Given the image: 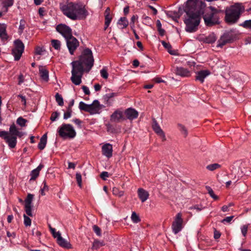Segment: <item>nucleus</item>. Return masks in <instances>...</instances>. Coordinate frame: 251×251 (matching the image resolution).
Listing matches in <instances>:
<instances>
[{"label": "nucleus", "instance_id": "bf43d9fd", "mask_svg": "<svg viewBox=\"0 0 251 251\" xmlns=\"http://www.w3.org/2000/svg\"><path fill=\"white\" fill-rule=\"evenodd\" d=\"M32 235L37 237H40L41 236V232L38 231L37 229L34 228L32 230Z\"/></svg>", "mask_w": 251, "mask_h": 251}, {"label": "nucleus", "instance_id": "2eb2a0df", "mask_svg": "<svg viewBox=\"0 0 251 251\" xmlns=\"http://www.w3.org/2000/svg\"><path fill=\"white\" fill-rule=\"evenodd\" d=\"M210 74V71L207 70L198 71L196 73V80L200 81L201 83H203L205 78L208 76Z\"/></svg>", "mask_w": 251, "mask_h": 251}, {"label": "nucleus", "instance_id": "7c9ffc66", "mask_svg": "<svg viewBox=\"0 0 251 251\" xmlns=\"http://www.w3.org/2000/svg\"><path fill=\"white\" fill-rule=\"evenodd\" d=\"M18 130L14 124H13L9 128V134L12 136H16Z\"/></svg>", "mask_w": 251, "mask_h": 251}, {"label": "nucleus", "instance_id": "412c9836", "mask_svg": "<svg viewBox=\"0 0 251 251\" xmlns=\"http://www.w3.org/2000/svg\"><path fill=\"white\" fill-rule=\"evenodd\" d=\"M175 73L176 75L182 77H188L190 75V72L187 69L183 67H177Z\"/></svg>", "mask_w": 251, "mask_h": 251}, {"label": "nucleus", "instance_id": "680f3d73", "mask_svg": "<svg viewBox=\"0 0 251 251\" xmlns=\"http://www.w3.org/2000/svg\"><path fill=\"white\" fill-rule=\"evenodd\" d=\"M227 176V175L225 174L223 176L218 177V181L220 183H224L226 180V177Z\"/></svg>", "mask_w": 251, "mask_h": 251}, {"label": "nucleus", "instance_id": "a18cd8bd", "mask_svg": "<svg viewBox=\"0 0 251 251\" xmlns=\"http://www.w3.org/2000/svg\"><path fill=\"white\" fill-rule=\"evenodd\" d=\"M100 74L102 77L104 79H107L108 76L107 71L105 68H103L100 71Z\"/></svg>", "mask_w": 251, "mask_h": 251}, {"label": "nucleus", "instance_id": "ddd939ff", "mask_svg": "<svg viewBox=\"0 0 251 251\" xmlns=\"http://www.w3.org/2000/svg\"><path fill=\"white\" fill-rule=\"evenodd\" d=\"M152 126L154 132L160 136L162 140L165 141L166 139L165 133L156 121H153Z\"/></svg>", "mask_w": 251, "mask_h": 251}, {"label": "nucleus", "instance_id": "9b49d317", "mask_svg": "<svg viewBox=\"0 0 251 251\" xmlns=\"http://www.w3.org/2000/svg\"><path fill=\"white\" fill-rule=\"evenodd\" d=\"M56 29L65 39L73 36L71 28L65 25L60 24L58 25L56 27Z\"/></svg>", "mask_w": 251, "mask_h": 251}, {"label": "nucleus", "instance_id": "aec40b11", "mask_svg": "<svg viewBox=\"0 0 251 251\" xmlns=\"http://www.w3.org/2000/svg\"><path fill=\"white\" fill-rule=\"evenodd\" d=\"M58 238L56 240L58 244L60 246L66 249L72 248V245L69 242H68L67 240L63 238L61 235L58 234Z\"/></svg>", "mask_w": 251, "mask_h": 251}, {"label": "nucleus", "instance_id": "39448f33", "mask_svg": "<svg viewBox=\"0 0 251 251\" xmlns=\"http://www.w3.org/2000/svg\"><path fill=\"white\" fill-rule=\"evenodd\" d=\"M210 11H207L203 16L205 24L208 26L219 24L220 14L221 12L214 7L209 6Z\"/></svg>", "mask_w": 251, "mask_h": 251}, {"label": "nucleus", "instance_id": "f8f14e48", "mask_svg": "<svg viewBox=\"0 0 251 251\" xmlns=\"http://www.w3.org/2000/svg\"><path fill=\"white\" fill-rule=\"evenodd\" d=\"M89 105H90L89 113L93 115L100 113L101 109L105 107V106L100 104L98 100H94Z\"/></svg>", "mask_w": 251, "mask_h": 251}, {"label": "nucleus", "instance_id": "5701e85b", "mask_svg": "<svg viewBox=\"0 0 251 251\" xmlns=\"http://www.w3.org/2000/svg\"><path fill=\"white\" fill-rule=\"evenodd\" d=\"M39 71L41 78L47 82L49 80V71L44 67H40Z\"/></svg>", "mask_w": 251, "mask_h": 251}, {"label": "nucleus", "instance_id": "b1692460", "mask_svg": "<svg viewBox=\"0 0 251 251\" xmlns=\"http://www.w3.org/2000/svg\"><path fill=\"white\" fill-rule=\"evenodd\" d=\"M44 167L43 164H40L36 169L32 170L30 173V180H35L39 176L40 171Z\"/></svg>", "mask_w": 251, "mask_h": 251}, {"label": "nucleus", "instance_id": "f257e3e1", "mask_svg": "<svg viewBox=\"0 0 251 251\" xmlns=\"http://www.w3.org/2000/svg\"><path fill=\"white\" fill-rule=\"evenodd\" d=\"M94 59L91 50L85 49L79 56L78 60L74 61L71 63L72 70L71 71L72 82L76 85H79L82 81L81 78L85 71L89 72L94 65Z\"/></svg>", "mask_w": 251, "mask_h": 251}, {"label": "nucleus", "instance_id": "cd10ccee", "mask_svg": "<svg viewBox=\"0 0 251 251\" xmlns=\"http://www.w3.org/2000/svg\"><path fill=\"white\" fill-rule=\"evenodd\" d=\"M104 16H105V23H106V25L108 24H110L112 17L110 14V9L109 7H107L105 11L104 12Z\"/></svg>", "mask_w": 251, "mask_h": 251}, {"label": "nucleus", "instance_id": "f3484780", "mask_svg": "<svg viewBox=\"0 0 251 251\" xmlns=\"http://www.w3.org/2000/svg\"><path fill=\"white\" fill-rule=\"evenodd\" d=\"M14 0H1L0 8L5 14L8 10V8L13 5Z\"/></svg>", "mask_w": 251, "mask_h": 251}, {"label": "nucleus", "instance_id": "c756f323", "mask_svg": "<svg viewBox=\"0 0 251 251\" xmlns=\"http://www.w3.org/2000/svg\"><path fill=\"white\" fill-rule=\"evenodd\" d=\"M79 108L81 110L90 112V105L89 104H86L83 101H80L79 104Z\"/></svg>", "mask_w": 251, "mask_h": 251}, {"label": "nucleus", "instance_id": "20e7f679", "mask_svg": "<svg viewBox=\"0 0 251 251\" xmlns=\"http://www.w3.org/2000/svg\"><path fill=\"white\" fill-rule=\"evenodd\" d=\"M245 8L240 3H236L227 7L225 11V21L229 24H234L237 22Z\"/></svg>", "mask_w": 251, "mask_h": 251}, {"label": "nucleus", "instance_id": "4468645a", "mask_svg": "<svg viewBox=\"0 0 251 251\" xmlns=\"http://www.w3.org/2000/svg\"><path fill=\"white\" fill-rule=\"evenodd\" d=\"M124 119L122 111L119 110H116L110 116V121L112 122L118 123Z\"/></svg>", "mask_w": 251, "mask_h": 251}, {"label": "nucleus", "instance_id": "a878e982", "mask_svg": "<svg viewBox=\"0 0 251 251\" xmlns=\"http://www.w3.org/2000/svg\"><path fill=\"white\" fill-rule=\"evenodd\" d=\"M129 22L126 17H121L117 22L119 28L121 29L126 28Z\"/></svg>", "mask_w": 251, "mask_h": 251}, {"label": "nucleus", "instance_id": "72a5a7b5", "mask_svg": "<svg viewBox=\"0 0 251 251\" xmlns=\"http://www.w3.org/2000/svg\"><path fill=\"white\" fill-rule=\"evenodd\" d=\"M221 167V165L218 163H214L207 165L206 169L210 171H213Z\"/></svg>", "mask_w": 251, "mask_h": 251}, {"label": "nucleus", "instance_id": "79ce46f5", "mask_svg": "<svg viewBox=\"0 0 251 251\" xmlns=\"http://www.w3.org/2000/svg\"><path fill=\"white\" fill-rule=\"evenodd\" d=\"M240 25L245 28H251V20H246L243 23L240 24Z\"/></svg>", "mask_w": 251, "mask_h": 251}, {"label": "nucleus", "instance_id": "f03ea898", "mask_svg": "<svg viewBox=\"0 0 251 251\" xmlns=\"http://www.w3.org/2000/svg\"><path fill=\"white\" fill-rule=\"evenodd\" d=\"M184 11L186 14L184 20L186 31L188 32L196 31L201 21V12L198 0H188Z\"/></svg>", "mask_w": 251, "mask_h": 251}, {"label": "nucleus", "instance_id": "7ed1b4c3", "mask_svg": "<svg viewBox=\"0 0 251 251\" xmlns=\"http://www.w3.org/2000/svg\"><path fill=\"white\" fill-rule=\"evenodd\" d=\"M63 14L73 20L85 19L87 15L86 9L78 4L69 2L60 7Z\"/></svg>", "mask_w": 251, "mask_h": 251}, {"label": "nucleus", "instance_id": "8fccbe9b", "mask_svg": "<svg viewBox=\"0 0 251 251\" xmlns=\"http://www.w3.org/2000/svg\"><path fill=\"white\" fill-rule=\"evenodd\" d=\"M75 176H76V180L78 186L80 187H81V186H82L81 175L80 173H76Z\"/></svg>", "mask_w": 251, "mask_h": 251}, {"label": "nucleus", "instance_id": "e2e57ef3", "mask_svg": "<svg viewBox=\"0 0 251 251\" xmlns=\"http://www.w3.org/2000/svg\"><path fill=\"white\" fill-rule=\"evenodd\" d=\"M116 96H117L116 93H111L106 94L105 96V99H106L107 100H109L111 98H112Z\"/></svg>", "mask_w": 251, "mask_h": 251}, {"label": "nucleus", "instance_id": "473e14b6", "mask_svg": "<svg viewBox=\"0 0 251 251\" xmlns=\"http://www.w3.org/2000/svg\"><path fill=\"white\" fill-rule=\"evenodd\" d=\"M51 45L55 50L60 49L61 42L58 40L53 39L51 41Z\"/></svg>", "mask_w": 251, "mask_h": 251}, {"label": "nucleus", "instance_id": "c85d7f7f", "mask_svg": "<svg viewBox=\"0 0 251 251\" xmlns=\"http://www.w3.org/2000/svg\"><path fill=\"white\" fill-rule=\"evenodd\" d=\"M105 245V243L103 241H99L98 240H95L93 242L92 249L94 250H98L101 247Z\"/></svg>", "mask_w": 251, "mask_h": 251}, {"label": "nucleus", "instance_id": "49530a36", "mask_svg": "<svg viewBox=\"0 0 251 251\" xmlns=\"http://www.w3.org/2000/svg\"><path fill=\"white\" fill-rule=\"evenodd\" d=\"M31 205H25V211L26 214L29 216H32Z\"/></svg>", "mask_w": 251, "mask_h": 251}, {"label": "nucleus", "instance_id": "e433bc0d", "mask_svg": "<svg viewBox=\"0 0 251 251\" xmlns=\"http://www.w3.org/2000/svg\"><path fill=\"white\" fill-rule=\"evenodd\" d=\"M112 193L114 195L119 197H122L124 194V191L119 190V189L116 187L113 188Z\"/></svg>", "mask_w": 251, "mask_h": 251}, {"label": "nucleus", "instance_id": "a211bd4d", "mask_svg": "<svg viewBox=\"0 0 251 251\" xmlns=\"http://www.w3.org/2000/svg\"><path fill=\"white\" fill-rule=\"evenodd\" d=\"M231 38L229 34L225 33L218 41L217 47L222 48L226 43L231 41Z\"/></svg>", "mask_w": 251, "mask_h": 251}, {"label": "nucleus", "instance_id": "393cba45", "mask_svg": "<svg viewBox=\"0 0 251 251\" xmlns=\"http://www.w3.org/2000/svg\"><path fill=\"white\" fill-rule=\"evenodd\" d=\"M0 38L2 40H6L8 39L6 25L4 24H0Z\"/></svg>", "mask_w": 251, "mask_h": 251}, {"label": "nucleus", "instance_id": "dca6fc26", "mask_svg": "<svg viewBox=\"0 0 251 251\" xmlns=\"http://www.w3.org/2000/svg\"><path fill=\"white\" fill-rule=\"evenodd\" d=\"M112 152L113 148L112 145L110 144H105L102 147V154L107 158H109L112 156Z\"/></svg>", "mask_w": 251, "mask_h": 251}, {"label": "nucleus", "instance_id": "09e8293b", "mask_svg": "<svg viewBox=\"0 0 251 251\" xmlns=\"http://www.w3.org/2000/svg\"><path fill=\"white\" fill-rule=\"evenodd\" d=\"M249 225H243L241 227V230L242 234L244 237H246L247 234V231L248 229Z\"/></svg>", "mask_w": 251, "mask_h": 251}, {"label": "nucleus", "instance_id": "9d476101", "mask_svg": "<svg viewBox=\"0 0 251 251\" xmlns=\"http://www.w3.org/2000/svg\"><path fill=\"white\" fill-rule=\"evenodd\" d=\"M65 40L70 53L72 55L74 54L75 51L79 46V42L77 39L73 36L65 39Z\"/></svg>", "mask_w": 251, "mask_h": 251}, {"label": "nucleus", "instance_id": "69168bd1", "mask_svg": "<svg viewBox=\"0 0 251 251\" xmlns=\"http://www.w3.org/2000/svg\"><path fill=\"white\" fill-rule=\"evenodd\" d=\"M74 123H75L79 127H81V125L82 122L78 119H74L73 121Z\"/></svg>", "mask_w": 251, "mask_h": 251}, {"label": "nucleus", "instance_id": "0eeeda50", "mask_svg": "<svg viewBox=\"0 0 251 251\" xmlns=\"http://www.w3.org/2000/svg\"><path fill=\"white\" fill-rule=\"evenodd\" d=\"M25 46L20 39L14 41V48L12 50V54L14 57L15 60L18 61L20 58L24 51Z\"/></svg>", "mask_w": 251, "mask_h": 251}, {"label": "nucleus", "instance_id": "ea45409f", "mask_svg": "<svg viewBox=\"0 0 251 251\" xmlns=\"http://www.w3.org/2000/svg\"><path fill=\"white\" fill-rule=\"evenodd\" d=\"M161 44L162 45H163V46L166 49L168 50V52L171 54H174V53L173 52V51L172 50H170L172 49V46L171 45H170V43H167L165 41H161Z\"/></svg>", "mask_w": 251, "mask_h": 251}, {"label": "nucleus", "instance_id": "4be33fe9", "mask_svg": "<svg viewBox=\"0 0 251 251\" xmlns=\"http://www.w3.org/2000/svg\"><path fill=\"white\" fill-rule=\"evenodd\" d=\"M137 192L138 197L142 202H145L149 198V194L148 192L143 188H139Z\"/></svg>", "mask_w": 251, "mask_h": 251}, {"label": "nucleus", "instance_id": "338daca9", "mask_svg": "<svg viewBox=\"0 0 251 251\" xmlns=\"http://www.w3.org/2000/svg\"><path fill=\"white\" fill-rule=\"evenodd\" d=\"M18 84L21 85L24 81V75L22 74L19 75L18 77Z\"/></svg>", "mask_w": 251, "mask_h": 251}, {"label": "nucleus", "instance_id": "37998d69", "mask_svg": "<svg viewBox=\"0 0 251 251\" xmlns=\"http://www.w3.org/2000/svg\"><path fill=\"white\" fill-rule=\"evenodd\" d=\"M206 189L207 190L210 196L214 200H216L218 199V197L215 195L214 191L209 186L206 187Z\"/></svg>", "mask_w": 251, "mask_h": 251}, {"label": "nucleus", "instance_id": "de8ad7c7", "mask_svg": "<svg viewBox=\"0 0 251 251\" xmlns=\"http://www.w3.org/2000/svg\"><path fill=\"white\" fill-rule=\"evenodd\" d=\"M49 227H50V231L53 237L54 238H56V239H57L58 237V234L61 235L60 233L59 232V231L56 232L55 231V228L51 227L50 226Z\"/></svg>", "mask_w": 251, "mask_h": 251}, {"label": "nucleus", "instance_id": "2f4dec72", "mask_svg": "<svg viewBox=\"0 0 251 251\" xmlns=\"http://www.w3.org/2000/svg\"><path fill=\"white\" fill-rule=\"evenodd\" d=\"M131 220L133 223H138L140 222L141 220L139 216L134 211L132 212L131 216Z\"/></svg>", "mask_w": 251, "mask_h": 251}, {"label": "nucleus", "instance_id": "6e6d98bb", "mask_svg": "<svg viewBox=\"0 0 251 251\" xmlns=\"http://www.w3.org/2000/svg\"><path fill=\"white\" fill-rule=\"evenodd\" d=\"M44 51V49L43 48L40 47H37L35 49V53L38 55H42Z\"/></svg>", "mask_w": 251, "mask_h": 251}, {"label": "nucleus", "instance_id": "58836bf2", "mask_svg": "<svg viewBox=\"0 0 251 251\" xmlns=\"http://www.w3.org/2000/svg\"><path fill=\"white\" fill-rule=\"evenodd\" d=\"M27 120L22 117H19L17 120V124L22 127L25 126Z\"/></svg>", "mask_w": 251, "mask_h": 251}, {"label": "nucleus", "instance_id": "1a4fd4ad", "mask_svg": "<svg viewBox=\"0 0 251 251\" xmlns=\"http://www.w3.org/2000/svg\"><path fill=\"white\" fill-rule=\"evenodd\" d=\"M183 220L182 218V215L180 213H178L174 219L172 225L173 232L175 234H177L183 228Z\"/></svg>", "mask_w": 251, "mask_h": 251}, {"label": "nucleus", "instance_id": "423d86ee", "mask_svg": "<svg viewBox=\"0 0 251 251\" xmlns=\"http://www.w3.org/2000/svg\"><path fill=\"white\" fill-rule=\"evenodd\" d=\"M58 132L60 137L64 139L67 138H73L76 135V132L70 124H64L58 129Z\"/></svg>", "mask_w": 251, "mask_h": 251}, {"label": "nucleus", "instance_id": "6e6552de", "mask_svg": "<svg viewBox=\"0 0 251 251\" xmlns=\"http://www.w3.org/2000/svg\"><path fill=\"white\" fill-rule=\"evenodd\" d=\"M0 137L5 140L10 148L13 149L16 147L17 144V137L16 136L10 135L7 131H0Z\"/></svg>", "mask_w": 251, "mask_h": 251}, {"label": "nucleus", "instance_id": "0e129e2a", "mask_svg": "<svg viewBox=\"0 0 251 251\" xmlns=\"http://www.w3.org/2000/svg\"><path fill=\"white\" fill-rule=\"evenodd\" d=\"M82 89L84 92V93L87 95H89L90 94V92L88 87L86 86H83L82 87Z\"/></svg>", "mask_w": 251, "mask_h": 251}, {"label": "nucleus", "instance_id": "864d4df0", "mask_svg": "<svg viewBox=\"0 0 251 251\" xmlns=\"http://www.w3.org/2000/svg\"><path fill=\"white\" fill-rule=\"evenodd\" d=\"M72 109L68 108L67 111L64 114L63 118L64 119H67L71 117Z\"/></svg>", "mask_w": 251, "mask_h": 251}, {"label": "nucleus", "instance_id": "5fc2aeb1", "mask_svg": "<svg viewBox=\"0 0 251 251\" xmlns=\"http://www.w3.org/2000/svg\"><path fill=\"white\" fill-rule=\"evenodd\" d=\"M25 28V21L21 20L20 22V25L19 27V32L22 33Z\"/></svg>", "mask_w": 251, "mask_h": 251}, {"label": "nucleus", "instance_id": "6ab92c4d", "mask_svg": "<svg viewBox=\"0 0 251 251\" xmlns=\"http://www.w3.org/2000/svg\"><path fill=\"white\" fill-rule=\"evenodd\" d=\"M127 119L132 120L136 119L138 116V112L135 109L132 108H127L125 112Z\"/></svg>", "mask_w": 251, "mask_h": 251}, {"label": "nucleus", "instance_id": "c03bdc74", "mask_svg": "<svg viewBox=\"0 0 251 251\" xmlns=\"http://www.w3.org/2000/svg\"><path fill=\"white\" fill-rule=\"evenodd\" d=\"M43 187L40 190V193H41V194L42 195V196H44L45 195V191H48V190H49V187L48 186V185H47V183L45 181H44L43 182Z\"/></svg>", "mask_w": 251, "mask_h": 251}, {"label": "nucleus", "instance_id": "774afa93", "mask_svg": "<svg viewBox=\"0 0 251 251\" xmlns=\"http://www.w3.org/2000/svg\"><path fill=\"white\" fill-rule=\"evenodd\" d=\"M220 236L221 233H220V232L217 230H215L214 235V238L217 239H219L220 237Z\"/></svg>", "mask_w": 251, "mask_h": 251}, {"label": "nucleus", "instance_id": "052dcab7", "mask_svg": "<svg viewBox=\"0 0 251 251\" xmlns=\"http://www.w3.org/2000/svg\"><path fill=\"white\" fill-rule=\"evenodd\" d=\"M109 174L107 172H102L100 174V177L103 180H106Z\"/></svg>", "mask_w": 251, "mask_h": 251}, {"label": "nucleus", "instance_id": "3c124183", "mask_svg": "<svg viewBox=\"0 0 251 251\" xmlns=\"http://www.w3.org/2000/svg\"><path fill=\"white\" fill-rule=\"evenodd\" d=\"M24 224L26 226H30L31 224V219L25 215H24Z\"/></svg>", "mask_w": 251, "mask_h": 251}, {"label": "nucleus", "instance_id": "a19ab883", "mask_svg": "<svg viewBox=\"0 0 251 251\" xmlns=\"http://www.w3.org/2000/svg\"><path fill=\"white\" fill-rule=\"evenodd\" d=\"M33 199V195L31 194H28L25 200V205H31L32 201Z\"/></svg>", "mask_w": 251, "mask_h": 251}, {"label": "nucleus", "instance_id": "603ef678", "mask_svg": "<svg viewBox=\"0 0 251 251\" xmlns=\"http://www.w3.org/2000/svg\"><path fill=\"white\" fill-rule=\"evenodd\" d=\"M93 229L98 236H101V229L97 225H94L93 226Z\"/></svg>", "mask_w": 251, "mask_h": 251}, {"label": "nucleus", "instance_id": "13d9d810", "mask_svg": "<svg viewBox=\"0 0 251 251\" xmlns=\"http://www.w3.org/2000/svg\"><path fill=\"white\" fill-rule=\"evenodd\" d=\"M59 116V113L57 112H53L50 118V119L51 121H55L56 119L58 118Z\"/></svg>", "mask_w": 251, "mask_h": 251}, {"label": "nucleus", "instance_id": "c9c22d12", "mask_svg": "<svg viewBox=\"0 0 251 251\" xmlns=\"http://www.w3.org/2000/svg\"><path fill=\"white\" fill-rule=\"evenodd\" d=\"M56 101L59 106H63L64 101L62 97L59 93H56L55 96Z\"/></svg>", "mask_w": 251, "mask_h": 251}, {"label": "nucleus", "instance_id": "bb28decb", "mask_svg": "<svg viewBox=\"0 0 251 251\" xmlns=\"http://www.w3.org/2000/svg\"><path fill=\"white\" fill-rule=\"evenodd\" d=\"M47 142V133H46V134H44L41 138L40 142L39 143L38 145V148L41 150H43L46 146Z\"/></svg>", "mask_w": 251, "mask_h": 251}, {"label": "nucleus", "instance_id": "4d7b16f0", "mask_svg": "<svg viewBox=\"0 0 251 251\" xmlns=\"http://www.w3.org/2000/svg\"><path fill=\"white\" fill-rule=\"evenodd\" d=\"M233 217H234L233 216L226 217V218H225V219L222 220V223H223L224 224H225V223H229L231 221V220H232Z\"/></svg>", "mask_w": 251, "mask_h": 251}, {"label": "nucleus", "instance_id": "4c0bfd02", "mask_svg": "<svg viewBox=\"0 0 251 251\" xmlns=\"http://www.w3.org/2000/svg\"><path fill=\"white\" fill-rule=\"evenodd\" d=\"M156 26L157 30L161 36H163L165 34V30L162 28V25L159 20H157L156 22Z\"/></svg>", "mask_w": 251, "mask_h": 251}, {"label": "nucleus", "instance_id": "f704fd0d", "mask_svg": "<svg viewBox=\"0 0 251 251\" xmlns=\"http://www.w3.org/2000/svg\"><path fill=\"white\" fill-rule=\"evenodd\" d=\"M178 129L181 132L182 134L185 137L188 135V131L186 128L182 125L178 124L177 125Z\"/></svg>", "mask_w": 251, "mask_h": 251}]
</instances>
